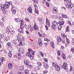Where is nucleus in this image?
<instances>
[{"mask_svg":"<svg viewBox=\"0 0 74 74\" xmlns=\"http://www.w3.org/2000/svg\"><path fill=\"white\" fill-rule=\"evenodd\" d=\"M11 5V2H6L5 3L4 5L3 4H1L0 6L1 10L4 9L8 8L10 7V5Z\"/></svg>","mask_w":74,"mask_h":74,"instance_id":"f257e3e1","label":"nucleus"},{"mask_svg":"<svg viewBox=\"0 0 74 74\" xmlns=\"http://www.w3.org/2000/svg\"><path fill=\"white\" fill-rule=\"evenodd\" d=\"M23 20H21V22L20 28L18 29V31L20 33H23V31L22 30L23 29L24 27L23 26Z\"/></svg>","mask_w":74,"mask_h":74,"instance_id":"f03ea898","label":"nucleus"},{"mask_svg":"<svg viewBox=\"0 0 74 74\" xmlns=\"http://www.w3.org/2000/svg\"><path fill=\"white\" fill-rule=\"evenodd\" d=\"M52 66L54 67L55 68V70L57 71H59L60 70V67L58 65V64L56 62H53L52 63Z\"/></svg>","mask_w":74,"mask_h":74,"instance_id":"7ed1b4c3","label":"nucleus"},{"mask_svg":"<svg viewBox=\"0 0 74 74\" xmlns=\"http://www.w3.org/2000/svg\"><path fill=\"white\" fill-rule=\"evenodd\" d=\"M59 25L58 23L56 21H53L52 23V25H51V27L53 30H55L56 29V26Z\"/></svg>","mask_w":74,"mask_h":74,"instance_id":"20e7f679","label":"nucleus"},{"mask_svg":"<svg viewBox=\"0 0 74 74\" xmlns=\"http://www.w3.org/2000/svg\"><path fill=\"white\" fill-rule=\"evenodd\" d=\"M18 42L19 43V45H21L23 46L25 45V42H23V41L21 38H18Z\"/></svg>","mask_w":74,"mask_h":74,"instance_id":"39448f33","label":"nucleus"},{"mask_svg":"<svg viewBox=\"0 0 74 74\" xmlns=\"http://www.w3.org/2000/svg\"><path fill=\"white\" fill-rule=\"evenodd\" d=\"M24 64H25V65L27 66V67H29L30 69H32V65L30 64H29V63H28V62H27V61L24 60Z\"/></svg>","mask_w":74,"mask_h":74,"instance_id":"423d86ee","label":"nucleus"},{"mask_svg":"<svg viewBox=\"0 0 74 74\" xmlns=\"http://www.w3.org/2000/svg\"><path fill=\"white\" fill-rule=\"evenodd\" d=\"M3 38L4 39V40L5 41H7L10 40V38L8 36H6L5 34H3Z\"/></svg>","mask_w":74,"mask_h":74,"instance_id":"0eeeda50","label":"nucleus"},{"mask_svg":"<svg viewBox=\"0 0 74 74\" xmlns=\"http://www.w3.org/2000/svg\"><path fill=\"white\" fill-rule=\"evenodd\" d=\"M62 67L64 69H67V64L66 62H64L63 63Z\"/></svg>","mask_w":74,"mask_h":74,"instance_id":"6e6552de","label":"nucleus"},{"mask_svg":"<svg viewBox=\"0 0 74 74\" xmlns=\"http://www.w3.org/2000/svg\"><path fill=\"white\" fill-rule=\"evenodd\" d=\"M19 53H23L25 52L24 49L23 48H20L19 49Z\"/></svg>","mask_w":74,"mask_h":74,"instance_id":"1a4fd4ad","label":"nucleus"},{"mask_svg":"<svg viewBox=\"0 0 74 74\" xmlns=\"http://www.w3.org/2000/svg\"><path fill=\"white\" fill-rule=\"evenodd\" d=\"M33 27L34 30H37L38 28V26L36 25V23H35L34 25L33 26Z\"/></svg>","mask_w":74,"mask_h":74,"instance_id":"9d476101","label":"nucleus"},{"mask_svg":"<svg viewBox=\"0 0 74 74\" xmlns=\"http://www.w3.org/2000/svg\"><path fill=\"white\" fill-rule=\"evenodd\" d=\"M6 30L8 32H11L12 31V29H11V28L9 26L7 27Z\"/></svg>","mask_w":74,"mask_h":74,"instance_id":"9b49d317","label":"nucleus"},{"mask_svg":"<svg viewBox=\"0 0 74 74\" xmlns=\"http://www.w3.org/2000/svg\"><path fill=\"white\" fill-rule=\"evenodd\" d=\"M35 10V13L37 14H38V10H37V6L36 5H34Z\"/></svg>","mask_w":74,"mask_h":74,"instance_id":"f8f14e48","label":"nucleus"},{"mask_svg":"<svg viewBox=\"0 0 74 74\" xmlns=\"http://www.w3.org/2000/svg\"><path fill=\"white\" fill-rule=\"evenodd\" d=\"M66 41L67 43L65 44V46L66 47H68V44H69V40L68 38H66Z\"/></svg>","mask_w":74,"mask_h":74,"instance_id":"ddd939ff","label":"nucleus"},{"mask_svg":"<svg viewBox=\"0 0 74 74\" xmlns=\"http://www.w3.org/2000/svg\"><path fill=\"white\" fill-rule=\"evenodd\" d=\"M68 5H67V6L70 9H71V8L73 7V6H74V5L71 3Z\"/></svg>","mask_w":74,"mask_h":74,"instance_id":"4468645a","label":"nucleus"},{"mask_svg":"<svg viewBox=\"0 0 74 74\" xmlns=\"http://www.w3.org/2000/svg\"><path fill=\"white\" fill-rule=\"evenodd\" d=\"M43 66L45 69H48V64L45 63H44L43 64Z\"/></svg>","mask_w":74,"mask_h":74,"instance_id":"2eb2a0df","label":"nucleus"},{"mask_svg":"<svg viewBox=\"0 0 74 74\" xmlns=\"http://www.w3.org/2000/svg\"><path fill=\"white\" fill-rule=\"evenodd\" d=\"M53 10L54 13H56L57 11H58V8L56 7L54 8L53 9Z\"/></svg>","mask_w":74,"mask_h":74,"instance_id":"dca6fc26","label":"nucleus"},{"mask_svg":"<svg viewBox=\"0 0 74 74\" xmlns=\"http://www.w3.org/2000/svg\"><path fill=\"white\" fill-rule=\"evenodd\" d=\"M8 69L10 70V69H11L12 68V64L11 63H9L8 64Z\"/></svg>","mask_w":74,"mask_h":74,"instance_id":"f3484780","label":"nucleus"},{"mask_svg":"<svg viewBox=\"0 0 74 74\" xmlns=\"http://www.w3.org/2000/svg\"><path fill=\"white\" fill-rule=\"evenodd\" d=\"M50 44L53 48H55V45H54V43L53 42L51 41L50 42Z\"/></svg>","mask_w":74,"mask_h":74,"instance_id":"a211bd4d","label":"nucleus"},{"mask_svg":"<svg viewBox=\"0 0 74 74\" xmlns=\"http://www.w3.org/2000/svg\"><path fill=\"white\" fill-rule=\"evenodd\" d=\"M27 10L28 11V12H30V13H32V8H30V7H29V8H28L27 9Z\"/></svg>","mask_w":74,"mask_h":74,"instance_id":"6ab92c4d","label":"nucleus"},{"mask_svg":"<svg viewBox=\"0 0 74 74\" xmlns=\"http://www.w3.org/2000/svg\"><path fill=\"white\" fill-rule=\"evenodd\" d=\"M59 24L60 25H63L64 24V21H61L58 22V24Z\"/></svg>","mask_w":74,"mask_h":74,"instance_id":"aec40b11","label":"nucleus"},{"mask_svg":"<svg viewBox=\"0 0 74 74\" xmlns=\"http://www.w3.org/2000/svg\"><path fill=\"white\" fill-rule=\"evenodd\" d=\"M57 42H61V41H62V40L61 39V38L60 37H58L57 38Z\"/></svg>","mask_w":74,"mask_h":74,"instance_id":"412c9836","label":"nucleus"},{"mask_svg":"<svg viewBox=\"0 0 74 74\" xmlns=\"http://www.w3.org/2000/svg\"><path fill=\"white\" fill-rule=\"evenodd\" d=\"M19 70L21 71H23L24 70V69H23V66H21L19 68Z\"/></svg>","mask_w":74,"mask_h":74,"instance_id":"4be33fe9","label":"nucleus"},{"mask_svg":"<svg viewBox=\"0 0 74 74\" xmlns=\"http://www.w3.org/2000/svg\"><path fill=\"white\" fill-rule=\"evenodd\" d=\"M9 49H11V50H9L10 51L8 53H9V56L10 57H11V51H12V49H11V48H10Z\"/></svg>","mask_w":74,"mask_h":74,"instance_id":"5701e85b","label":"nucleus"},{"mask_svg":"<svg viewBox=\"0 0 74 74\" xmlns=\"http://www.w3.org/2000/svg\"><path fill=\"white\" fill-rule=\"evenodd\" d=\"M0 60H1V62H4L5 60V59L3 57H1L0 58Z\"/></svg>","mask_w":74,"mask_h":74,"instance_id":"b1692460","label":"nucleus"},{"mask_svg":"<svg viewBox=\"0 0 74 74\" xmlns=\"http://www.w3.org/2000/svg\"><path fill=\"white\" fill-rule=\"evenodd\" d=\"M66 3L68 5H69V4H70L71 3V1L70 0H67V1H66Z\"/></svg>","mask_w":74,"mask_h":74,"instance_id":"393cba45","label":"nucleus"},{"mask_svg":"<svg viewBox=\"0 0 74 74\" xmlns=\"http://www.w3.org/2000/svg\"><path fill=\"white\" fill-rule=\"evenodd\" d=\"M25 74H29V71L28 69H26L25 71Z\"/></svg>","mask_w":74,"mask_h":74,"instance_id":"a878e982","label":"nucleus"},{"mask_svg":"<svg viewBox=\"0 0 74 74\" xmlns=\"http://www.w3.org/2000/svg\"><path fill=\"white\" fill-rule=\"evenodd\" d=\"M14 20L16 22H19L21 21V20L18 18H15Z\"/></svg>","mask_w":74,"mask_h":74,"instance_id":"bb28decb","label":"nucleus"},{"mask_svg":"<svg viewBox=\"0 0 74 74\" xmlns=\"http://www.w3.org/2000/svg\"><path fill=\"white\" fill-rule=\"evenodd\" d=\"M61 36H62V37L64 38H66V35H64V34L63 33H62L61 34Z\"/></svg>","mask_w":74,"mask_h":74,"instance_id":"cd10ccee","label":"nucleus"},{"mask_svg":"<svg viewBox=\"0 0 74 74\" xmlns=\"http://www.w3.org/2000/svg\"><path fill=\"white\" fill-rule=\"evenodd\" d=\"M62 56L63 59H66V55H65V54H62Z\"/></svg>","mask_w":74,"mask_h":74,"instance_id":"c85d7f7f","label":"nucleus"},{"mask_svg":"<svg viewBox=\"0 0 74 74\" xmlns=\"http://www.w3.org/2000/svg\"><path fill=\"white\" fill-rule=\"evenodd\" d=\"M40 69V67L38 66H36L34 68L35 70H38Z\"/></svg>","mask_w":74,"mask_h":74,"instance_id":"c756f323","label":"nucleus"},{"mask_svg":"<svg viewBox=\"0 0 74 74\" xmlns=\"http://www.w3.org/2000/svg\"><path fill=\"white\" fill-rule=\"evenodd\" d=\"M11 11H12H12H13L12 13H13L14 14H15V12H16V10H14L13 9H12Z\"/></svg>","mask_w":74,"mask_h":74,"instance_id":"7c9ffc66","label":"nucleus"},{"mask_svg":"<svg viewBox=\"0 0 74 74\" xmlns=\"http://www.w3.org/2000/svg\"><path fill=\"white\" fill-rule=\"evenodd\" d=\"M30 55V53L29 52L26 53H25V55L27 56H29Z\"/></svg>","mask_w":74,"mask_h":74,"instance_id":"2f4dec72","label":"nucleus"},{"mask_svg":"<svg viewBox=\"0 0 74 74\" xmlns=\"http://www.w3.org/2000/svg\"><path fill=\"white\" fill-rule=\"evenodd\" d=\"M46 26H47V27H49V26H50V24H49V23L48 22H46Z\"/></svg>","mask_w":74,"mask_h":74,"instance_id":"473e14b6","label":"nucleus"},{"mask_svg":"<svg viewBox=\"0 0 74 74\" xmlns=\"http://www.w3.org/2000/svg\"><path fill=\"white\" fill-rule=\"evenodd\" d=\"M5 9H2L1 10L2 11L3 13L4 14H5V13H6V12L5 11Z\"/></svg>","mask_w":74,"mask_h":74,"instance_id":"72a5a7b5","label":"nucleus"},{"mask_svg":"<svg viewBox=\"0 0 74 74\" xmlns=\"http://www.w3.org/2000/svg\"><path fill=\"white\" fill-rule=\"evenodd\" d=\"M30 54L31 55H33V56H34V51H32L31 53Z\"/></svg>","mask_w":74,"mask_h":74,"instance_id":"f704fd0d","label":"nucleus"},{"mask_svg":"<svg viewBox=\"0 0 74 74\" xmlns=\"http://www.w3.org/2000/svg\"><path fill=\"white\" fill-rule=\"evenodd\" d=\"M62 18H67V15H62Z\"/></svg>","mask_w":74,"mask_h":74,"instance_id":"c9c22d12","label":"nucleus"},{"mask_svg":"<svg viewBox=\"0 0 74 74\" xmlns=\"http://www.w3.org/2000/svg\"><path fill=\"white\" fill-rule=\"evenodd\" d=\"M28 51H29L28 53H30V54H31V53L32 52V49H28Z\"/></svg>","mask_w":74,"mask_h":74,"instance_id":"e433bc0d","label":"nucleus"},{"mask_svg":"<svg viewBox=\"0 0 74 74\" xmlns=\"http://www.w3.org/2000/svg\"><path fill=\"white\" fill-rule=\"evenodd\" d=\"M58 27L59 30H60V29H62V26L60 25H59L58 26Z\"/></svg>","mask_w":74,"mask_h":74,"instance_id":"4c0bfd02","label":"nucleus"},{"mask_svg":"<svg viewBox=\"0 0 74 74\" xmlns=\"http://www.w3.org/2000/svg\"><path fill=\"white\" fill-rule=\"evenodd\" d=\"M33 55H30L29 56H30V58L31 60H32L33 59Z\"/></svg>","mask_w":74,"mask_h":74,"instance_id":"58836bf2","label":"nucleus"},{"mask_svg":"<svg viewBox=\"0 0 74 74\" xmlns=\"http://www.w3.org/2000/svg\"><path fill=\"white\" fill-rule=\"evenodd\" d=\"M46 35L44 34H42L41 35V37H45Z\"/></svg>","mask_w":74,"mask_h":74,"instance_id":"ea45409f","label":"nucleus"},{"mask_svg":"<svg viewBox=\"0 0 74 74\" xmlns=\"http://www.w3.org/2000/svg\"><path fill=\"white\" fill-rule=\"evenodd\" d=\"M37 64L38 65L40 66H42V64H41V62H38Z\"/></svg>","mask_w":74,"mask_h":74,"instance_id":"a19ab883","label":"nucleus"},{"mask_svg":"<svg viewBox=\"0 0 74 74\" xmlns=\"http://www.w3.org/2000/svg\"><path fill=\"white\" fill-rule=\"evenodd\" d=\"M46 6L47 7H49V3H48V2H46Z\"/></svg>","mask_w":74,"mask_h":74,"instance_id":"79ce46f5","label":"nucleus"},{"mask_svg":"<svg viewBox=\"0 0 74 74\" xmlns=\"http://www.w3.org/2000/svg\"><path fill=\"white\" fill-rule=\"evenodd\" d=\"M0 25L2 26H4V23L2 22H1L0 23Z\"/></svg>","mask_w":74,"mask_h":74,"instance_id":"37998d69","label":"nucleus"},{"mask_svg":"<svg viewBox=\"0 0 74 74\" xmlns=\"http://www.w3.org/2000/svg\"><path fill=\"white\" fill-rule=\"evenodd\" d=\"M30 30L31 32H32V31H34V28H33V27H32L30 28Z\"/></svg>","mask_w":74,"mask_h":74,"instance_id":"c03bdc74","label":"nucleus"},{"mask_svg":"<svg viewBox=\"0 0 74 74\" xmlns=\"http://www.w3.org/2000/svg\"><path fill=\"white\" fill-rule=\"evenodd\" d=\"M38 42L39 44L42 43V41L41 40V39H39L38 40Z\"/></svg>","mask_w":74,"mask_h":74,"instance_id":"a18cd8bd","label":"nucleus"},{"mask_svg":"<svg viewBox=\"0 0 74 74\" xmlns=\"http://www.w3.org/2000/svg\"><path fill=\"white\" fill-rule=\"evenodd\" d=\"M7 45L8 46V47H10L11 46V43L10 42H8L7 43Z\"/></svg>","mask_w":74,"mask_h":74,"instance_id":"49530a36","label":"nucleus"},{"mask_svg":"<svg viewBox=\"0 0 74 74\" xmlns=\"http://www.w3.org/2000/svg\"><path fill=\"white\" fill-rule=\"evenodd\" d=\"M10 32H11L10 34H14L15 32L14 31L12 30Z\"/></svg>","mask_w":74,"mask_h":74,"instance_id":"de8ad7c7","label":"nucleus"},{"mask_svg":"<svg viewBox=\"0 0 74 74\" xmlns=\"http://www.w3.org/2000/svg\"><path fill=\"white\" fill-rule=\"evenodd\" d=\"M69 30H70V29H69V27H67L66 29V32H69Z\"/></svg>","mask_w":74,"mask_h":74,"instance_id":"09e8293b","label":"nucleus"},{"mask_svg":"<svg viewBox=\"0 0 74 74\" xmlns=\"http://www.w3.org/2000/svg\"><path fill=\"white\" fill-rule=\"evenodd\" d=\"M34 1L35 4H37L38 3L37 0H34Z\"/></svg>","mask_w":74,"mask_h":74,"instance_id":"8fccbe9b","label":"nucleus"},{"mask_svg":"<svg viewBox=\"0 0 74 74\" xmlns=\"http://www.w3.org/2000/svg\"><path fill=\"white\" fill-rule=\"evenodd\" d=\"M20 54L19 53H18V58H21L22 56H21V55H20Z\"/></svg>","mask_w":74,"mask_h":74,"instance_id":"3c124183","label":"nucleus"},{"mask_svg":"<svg viewBox=\"0 0 74 74\" xmlns=\"http://www.w3.org/2000/svg\"><path fill=\"white\" fill-rule=\"evenodd\" d=\"M30 27H31L30 25H28L27 27H26V29H29V28H30Z\"/></svg>","mask_w":74,"mask_h":74,"instance_id":"603ef678","label":"nucleus"},{"mask_svg":"<svg viewBox=\"0 0 74 74\" xmlns=\"http://www.w3.org/2000/svg\"><path fill=\"white\" fill-rule=\"evenodd\" d=\"M38 21L39 22H41L42 21V18H38Z\"/></svg>","mask_w":74,"mask_h":74,"instance_id":"864d4df0","label":"nucleus"},{"mask_svg":"<svg viewBox=\"0 0 74 74\" xmlns=\"http://www.w3.org/2000/svg\"><path fill=\"white\" fill-rule=\"evenodd\" d=\"M12 7V9H13V8H14V7L13 5H12V2H11V5H10V6H11Z\"/></svg>","mask_w":74,"mask_h":74,"instance_id":"5fc2aeb1","label":"nucleus"},{"mask_svg":"<svg viewBox=\"0 0 74 74\" xmlns=\"http://www.w3.org/2000/svg\"><path fill=\"white\" fill-rule=\"evenodd\" d=\"M25 20H26V21H27V22H29V19L27 18H25Z\"/></svg>","mask_w":74,"mask_h":74,"instance_id":"6e6d98bb","label":"nucleus"},{"mask_svg":"<svg viewBox=\"0 0 74 74\" xmlns=\"http://www.w3.org/2000/svg\"><path fill=\"white\" fill-rule=\"evenodd\" d=\"M44 40L45 41H49V40H48L47 39V38H45Z\"/></svg>","mask_w":74,"mask_h":74,"instance_id":"4d7b16f0","label":"nucleus"},{"mask_svg":"<svg viewBox=\"0 0 74 74\" xmlns=\"http://www.w3.org/2000/svg\"><path fill=\"white\" fill-rule=\"evenodd\" d=\"M47 73V71H43L44 74H45Z\"/></svg>","mask_w":74,"mask_h":74,"instance_id":"13d9d810","label":"nucleus"},{"mask_svg":"<svg viewBox=\"0 0 74 74\" xmlns=\"http://www.w3.org/2000/svg\"><path fill=\"white\" fill-rule=\"evenodd\" d=\"M38 34L39 36L40 37H41L42 34H40V33L38 32Z\"/></svg>","mask_w":74,"mask_h":74,"instance_id":"bf43d9fd","label":"nucleus"},{"mask_svg":"<svg viewBox=\"0 0 74 74\" xmlns=\"http://www.w3.org/2000/svg\"><path fill=\"white\" fill-rule=\"evenodd\" d=\"M18 74H23V73L21 72H18Z\"/></svg>","mask_w":74,"mask_h":74,"instance_id":"052dcab7","label":"nucleus"},{"mask_svg":"<svg viewBox=\"0 0 74 74\" xmlns=\"http://www.w3.org/2000/svg\"><path fill=\"white\" fill-rule=\"evenodd\" d=\"M2 35H1V34H0V39H1V38H2Z\"/></svg>","mask_w":74,"mask_h":74,"instance_id":"680f3d73","label":"nucleus"},{"mask_svg":"<svg viewBox=\"0 0 74 74\" xmlns=\"http://www.w3.org/2000/svg\"><path fill=\"white\" fill-rule=\"evenodd\" d=\"M45 27L46 28V30H48V27L46 26V25H45Z\"/></svg>","mask_w":74,"mask_h":74,"instance_id":"e2e57ef3","label":"nucleus"},{"mask_svg":"<svg viewBox=\"0 0 74 74\" xmlns=\"http://www.w3.org/2000/svg\"><path fill=\"white\" fill-rule=\"evenodd\" d=\"M73 51H74V50H73V49H71V52H73Z\"/></svg>","mask_w":74,"mask_h":74,"instance_id":"0e129e2a","label":"nucleus"},{"mask_svg":"<svg viewBox=\"0 0 74 74\" xmlns=\"http://www.w3.org/2000/svg\"><path fill=\"white\" fill-rule=\"evenodd\" d=\"M26 32V33L27 34H29V32H28V31H25Z\"/></svg>","mask_w":74,"mask_h":74,"instance_id":"69168bd1","label":"nucleus"},{"mask_svg":"<svg viewBox=\"0 0 74 74\" xmlns=\"http://www.w3.org/2000/svg\"><path fill=\"white\" fill-rule=\"evenodd\" d=\"M39 46L40 47H41V46H42V43H39Z\"/></svg>","mask_w":74,"mask_h":74,"instance_id":"338daca9","label":"nucleus"},{"mask_svg":"<svg viewBox=\"0 0 74 74\" xmlns=\"http://www.w3.org/2000/svg\"><path fill=\"white\" fill-rule=\"evenodd\" d=\"M72 42L73 45H74V38L73 39V40L72 41Z\"/></svg>","mask_w":74,"mask_h":74,"instance_id":"774afa93","label":"nucleus"}]
</instances>
